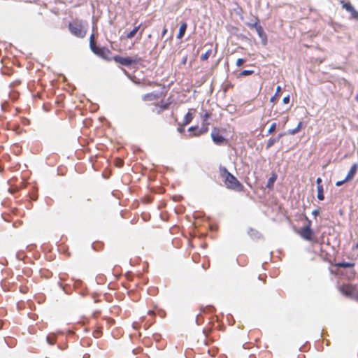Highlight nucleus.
Masks as SVG:
<instances>
[{
	"label": "nucleus",
	"mask_w": 358,
	"mask_h": 358,
	"mask_svg": "<svg viewBox=\"0 0 358 358\" xmlns=\"http://www.w3.org/2000/svg\"><path fill=\"white\" fill-rule=\"evenodd\" d=\"M252 27H255L260 38H266V34L264 33L262 27L259 23H255Z\"/></svg>",
	"instance_id": "nucleus-16"
},
{
	"label": "nucleus",
	"mask_w": 358,
	"mask_h": 358,
	"mask_svg": "<svg viewBox=\"0 0 358 358\" xmlns=\"http://www.w3.org/2000/svg\"><path fill=\"white\" fill-rule=\"evenodd\" d=\"M167 28L166 27H164L163 29V31H162V36L164 37L165 36V34L167 33Z\"/></svg>",
	"instance_id": "nucleus-34"
},
{
	"label": "nucleus",
	"mask_w": 358,
	"mask_h": 358,
	"mask_svg": "<svg viewBox=\"0 0 358 358\" xmlns=\"http://www.w3.org/2000/svg\"><path fill=\"white\" fill-rule=\"evenodd\" d=\"M317 197L319 200L322 201L324 199L323 186L317 187Z\"/></svg>",
	"instance_id": "nucleus-21"
},
{
	"label": "nucleus",
	"mask_w": 358,
	"mask_h": 358,
	"mask_svg": "<svg viewBox=\"0 0 358 358\" xmlns=\"http://www.w3.org/2000/svg\"><path fill=\"white\" fill-rule=\"evenodd\" d=\"M246 62V59L243 58H239L236 60V66H242L245 62Z\"/></svg>",
	"instance_id": "nucleus-29"
},
{
	"label": "nucleus",
	"mask_w": 358,
	"mask_h": 358,
	"mask_svg": "<svg viewBox=\"0 0 358 358\" xmlns=\"http://www.w3.org/2000/svg\"><path fill=\"white\" fill-rule=\"evenodd\" d=\"M212 50H207L204 54L201 56V59L203 61L207 60L211 55Z\"/></svg>",
	"instance_id": "nucleus-24"
},
{
	"label": "nucleus",
	"mask_w": 358,
	"mask_h": 358,
	"mask_svg": "<svg viewBox=\"0 0 358 358\" xmlns=\"http://www.w3.org/2000/svg\"><path fill=\"white\" fill-rule=\"evenodd\" d=\"M289 120V117L288 116H286L285 118H284V124H285L287 123V122Z\"/></svg>",
	"instance_id": "nucleus-38"
},
{
	"label": "nucleus",
	"mask_w": 358,
	"mask_h": 358,
	"mask_svg": "<svg viewBox=\"0 0 358 358\" xmlns=\"http://www.w3.org/2000/svg\"><path fill=\"white\" fill-rule=\"evenodd\" d=\"M302 127H303V122H299L296 128H294L293 129H289L288 131V134L290 135H294V134H297L298 132H299L301 131V129H302Z\"/></svg>",
	"instance_id": "nucleus-18"
},
{
	"label": "nucleus",
	"mask_w": 358,
	"mask_h": 358,
	"mask_svg": "<svg viewBox=\"0 0 358 358\" xmlns=\"http://www.w3.org/2000/svg\"><path fill=\"white\" fill-rule=\"evenodd\" d=\"M113 59L118 64H120L122 66H130L133 64H139L142 59L141 58L138 57L137 55L134 57H122L120 55H115L113 57Z\"/></svg>",
	"instance_id": "nucleus-4"
},
{
	"label": "nucleus",
	"mask_w": 358,
	"mask_h": 358,
	"mask_svg": "<svg viewBox=\"0 0 358 358\" xmlns=\"http://www.w3.org/2000/svg\"><path fill=\"white\" fill-rule=\"evenodd\" d=\"M280 91H281V87L280 86H278L277 88H276L275 94L270 99L271 102H273V103L275 102L278 96H279V93L280 92Z\"/></svg>",
	"instance_id": "nucleus-23"
},
{
	"label": "nucleus",
	"mask_w": 358,
	"mask_h": 358,
	"mask_svg": "<svg viewBox=\"0 0 358 358\" xmlns=\"http://www.w3.org/2000/svg\"><path fill=\"white\" fill-rule=\"evenodd\" d=\"M47 341L50 345H54L56 343V338L55 336H47Z\"/></svg>",
	"instance_id": "nucleus-26"
},
{
	"label": "nucleus",
	"mask_w": 358,
	"mask_h": 358,
	"mask_svg": "<svg viewBox=\"0 0 358 358\" xmlns=\"http://www.w3.org/2000/svg\"><path fill=\"white\" fill-rule=\"evenodd\" d=\"M356 248H358V243L356 244Z\"/></svg>",
	"instance_id": "nucleus-44"
},
{
	"label": "nucleus",
	"mask_w": 358,
	"mask_h": 358,
	"mask_svg": "<svg viewBox=\"0 0 358 358\" xmlns=\"http://www.w3.org/2000/svg\"><path fill=\"white\" fill-rule=\"evenodd\" d=\"M160 94L156 92L148 93L143 96L142 99L145 101H155L160 98Z\"/></svg>",
	"instance_id": "nucleus-11"
},
{
	"label": "nucleus",
	"mask_w": 358,
	"mask_h": 358,
	"mask_svg": "<svg viewBox=\"0 0 358 358\" xmlns=\"http://www.w3.org/2000/svg\"><path fill=\"white\" fill-rule=\"evenodd\" d=\"M141 24H139L138 26H136L133 28L132 30H131L126 36V38L127 39H131L132 38H134L136 34H137V32L138 31V30L140 29L141 28Z\"/></svg>",
	"instance_id": "nucleus-17"
},
{
	"label": "nucleus",
	"mask_w": 358,
	"mask_h": 358,
	"mask_svg": "<svg viewBox=\"0 0 358 358\" xmlns=\"http://www.w3.org/2000/svg\"><path fill=\"white\" fill-rule=\"evenodd\" d=\"M340 3L341 4L343 8L350 13L352 18L358 20V11L355 9L350 2H346L343 0H341Z\"/></svg>",
	"instance_id": "nucleus-9"
},
{
	"label": "nucleus",
	"mask_w": 358,
	"mask_h": 358,
	"mask_svg": "<svg viewBox=\"0 0 358 358\" xmlns=\"http://www.w3.org/2000/svg\"><path fill=\"white\" fill-rule=\"evenodd\" d=\"M277 179L276 173H273L272 176L269 178L267 182L266 187L268 188H272L273 187L274 182Z\"/></svg>",
	"instance_id": "nucleus-19"
},
{
	"label": "nucleus",
	"mask_w": 358,
	"mask_h": 358,
	"mask_svg": "<svg viewBox=\"0 0 358 358\" xmlns=\"http://www.w3.org/2000/svg\"><path fill=\"white\" fill-rule=\"evenodd\" d=\"M207 308H208V309L209 310V311H210V312H212V311L213 310V309H214V308H213V307H212V306H209V307H208Z\"/></svg>",
	"instance_id": "nucleus-39"
},
{
	"label": "nucleus",
	"mask_w": 358,
	"mask_h": 358,
	"mask_svg": "<svg viewBox=\"0 0 358 358\" xmlns=\"http://www.w3.org/2000/svg\"><path fill=\"white\" fill-rule=\"evenodd\" d=\"M178 131L180 132V133H182L184 131V128H183V126L180 127H178Z\"/></svg>",
	"instance_id": "nucleus-37"
},
{
	"label": "nucleus",
	"mask_w": 358,
	"mask_h": 358,
	"mask_svg": "<svg viewBox=\"0 0 358 358\" xmlns=\"http://www.w3.org/2000/svg\"><path fill=\"white\" fill-rule=\"evenodd\" d=\"M21 292H24V293H25V292H26V290H25V289H21Z\"/></svg>",
	"instance_id": "nucleus-41"
},
{
	"label": "nucleus",
	"mask_w": 358,
	"mask_h": 358,
	"mask_svg": "<svg viewBox=\"0 0 358 358\" xmlns=\"http://www.w3.org/2000/svg\"><path fill=\"white\" fill-rule=\"evenodd\" d=\"M211 113L210 111L206 110L205 113L201 115V120L203 124L208 123L207 121L211 117Z\"/></svg>",
	"instance_id": "nucleus-22"
},
{
	"label": "nucleus",
	"mask_w": 358,
	"mask_h": 358,
	"mask_svg": "<svg viewBox=\"0 0 358 358\" xmlns=\"http://www.w3.org/2000/svg\"><path fill=\"white\" fill-rule=\"evenodd\" d=\"M148 315L152 317L155 315V312L153 310H149Z\"/></svg>",
	"instance_id": "nucleus-36"
},
{
	"label": "nucleus",
	"mask_w": 358,
	"mask_h": 358,
	"mask_svg": "<svg viewBox=\"0 0 358 358\" xmlns=\"http://www.w3.org/2000/svg\"><path fill=\"white\" fill-rule=\"evenodd\" d=\"M192 110H194L193 109H189L188 110V112L186 113V115H185L184 118H183V122L182 123V126L185 127L186 125H187L188 124H189L193 118H194V113L192 112Z\"/></svg>",
	"instance_id": "nucleus-12"
},
{
	"label": "nucleus",
	"mask_w": 358,
	"mask_h": 358,
	"mask_svg": "<svg viewBox=\"0 0 358 358\" xmlns=\"http://www.w3.org/2000/svg\"><path fill=\"white\" fill-rule=\"evenodd\" d=\"M171 104V101L164 102L162 101L159 104H156V112L157 113H161L162 111L168 109Z\"/></svg>",
	"instance_id": "nucleus-13"
},
{
	"label": "nucleus",
	"mask_w": 358,
	"mask_h": 358,
	"mask_svg": "<svg viewBox=\"0 0 358 358\" xmlns=\"http://www.w3.org/2000/svg\"><path fill=\"white\" fill-rule=\"evenodd\" d=\"M143 31H144V29H143L141 30V31L140 32V35H141V36L142 35V34H143Z\"/></svg>",
	"instance_id": "nucleus-43"
},
{
	"label": "nucleus",
	"mask_w": 358,
	"mask_h": 358,
	"mask_svg": "<svg viewBox=\"0 0 358 358\" xmlns=\"http://www.w3.org/2000/svg\"><path fill=\"white\" fill-rule=\"evenodd\" d=\"M312 214L316 217L319 214V210L317 209H315L313 211Z\"/></svg>",
	"instance_id": "nucleus-35"
},
{
	"label": "nucleus",
	"mask_w": 358,
	"mask_h": 358,
	"mask_svg": "<svg viewBox=\"0 0 358 358\" xmlns=\"http://www.w3.org/2000/svg\"><path fill=\"white\" fill-rule=\"evenodd\" d=\"M68 28L70 33L77 38H83L87 35V24L81 19H74L69 23Z\"/></svg>",
	"instance_id": "nucleus-2"
},
{
	"label": "nucleus",
	"mask_w": 358,
	"mask_h": 358,
	"mask_svg": "<svg viewBox=\"0 0 358 358\" xmlns=\"http://www.w3.org/2000/svg\"><path fill=\"white\" fill-rule=\"evenodd\" d=\"M303 216L306 222V224L299 230L298 234L304 240L312 241L314 233L311 229V221L308 218L306 215H304Z\"/></svg>",
	"instance_id": "nucleus-5"
},
{
	"label": "nucleus",
	"mask_w": 358,
	"mask_h": 358,
	"mask_svg": "<svg viewBox=\"0 0 358 358\" xmlns=\"http://www.w3.org/2000/svg\"><path fill=\"white\" fill-rule=\"evenodd\" d=\"M115 164L117 167H122L124 165V161L121 159H116L115 161Z\"/></svg>",
	"instance_id": "nucleus-28"
},
{
	"label": "nucleus",
	"mask_w": 358,
	"mask_h": 358,
	"mask_svg": "<svg viewBox=\"0 0 358 358\" xmlns=\"http://www.w3.org/2000/svg\"><path fill=\"white\" fill-rule=\"evenodd\" d=\"M322 180L321 178H317L316 182H317V187L322 186Z\"/></svg>",
	"instance_id": "nucleus-32"
},
{
	"label": "nucleus",
	"mask_w": 358,
	"mask_h": 358,
	"mask_svg": "<svg viewBox=\"0 0 358 358\" xmlns=\"http://www.w3.org/2000/svg\"><path fill=\"white\" fill-rule=\"evenodd\" d=\"M254 73L252 70H244L240 73V76H247Z\"/></svg>",
	"instance_id": "nucleus-25"
},
{
	"label": "nucleus",
	"mask_w": 358,
	"mask_h": 358,
	"mask_svg": "<svg viewBox=\"0 0 358 358\" xmlns=\"http://www.w3.org/2000/svg\"><path fill=\"white\" fill-rule=\"evenodd\" d=\"M211 138H212L213 141L216 145H219L223 144L224 142L227 141V140L224 138V137L220 134V129H218L217 127H214L213 129L212 132H211Z\"/></svg>",
	"instance_id": "nucleus-8"
},
{
	"label": "nucleus",
	"mask_w": 358,
	"mask_h": 358,
	"mask_svg": "<svg viewBox=\"0 0 358 358\" xmlns=\"http://www.w3.org/2000/svg\"><path fill=\"white\" fill-rule=\"evenodd\" d=\"M208 126L209 123H204L201 128H199L198 126L190 127L188 131L193 133L189 134V137H198L207 133L208 131Z\"/></svg>",
	"instance_id": "nucleus-6"
},
{
	"label": "nucleus",
	"mask_w": 358,
	"mask_h": 358,
	"mask_svg": "<svg viewBox=\"0 0 358 358\" xmlns=\"http://www.w3.org/2000/svg\"><path fill=\"white\" fill-rule=\"evenodd\" d=\"M336 267L340 268H352L355 266V263L352 262H339L335 264Z\"/></svg>",
	"instance_id": "nucleus-20"
},
{
	"label": "nucleus",
	"mask_w": 358,
	"mask_h": 358,
	"mask_svg": "<svg viewBox=\"0 0 358 358\" xmlns=\"http://www.w3.org/2000/svg\"><path fill=\"white\" fill-rule=\"evenodd\" d=\"M357 171V165L356 164H354L350 171H348L347 176H345V179L341 181H338L336 183V185L339 187L343 185L345 182L351 181L355 176Z\"/></svg>",
	"instance_id": "nucleus-7"
},
{
	"label": "nucleus",
	"mask_w": 358,
	"mask_h": 358,
	"mask_svg": "<svg viewBox=\"0 0 358 358\" xmlns=\"http://www.w3.org/2000/svg\"><path fill=\"white\" fill-rule=\"evenodd\" d=\"M289 101H290V96L289 95H287V96H285L282 99V102L283 103L285 104H287L289 103Z\"/></svg>",
	"instance_id": "nucleus-30"
},
{
	"label": "nucleus",
	"mask_w": 358,
	"mask_h": 358,
	"mask_svg": "<svg viewBox=\"0 0 358 358\" xmlns=\"http://www.w3.org/2000/svg\"><path fill=\"white\" fill-rule=\"evenodd\" d=\"M21 292H24V293H25V292H26V290H25V289H21Z\"/></svg>",
	"instance_id": "nucleus-42"
},
{
	"label": "nucleus",
	"mask_w": 358,
	"mask_h": 358,
	"mask_svg": "<svg viewBox=\"0 0 358 358\" xmlns=\"http://www.w3.org/2000/svg\"><path fill=\"white\" fill-rule=\"evenodd\" d=\"M284 136V134H279L277 138H271L268 140L266 148L268 150L271 148L275 143L278 142L279 140Z\"/></svg>",
	"instance_id": "nucleus-15"
},
{
	"label": "nucleus",
	"mask_w": 358,
	"mask_h": 358,
	"mask_svg": "<svg viewBox=\"0 0 358 358\" xmlns=\"http://www.w3.org/2000/svg\"><path fill=\"white\" fill-rule=\"evenodd\" d=\"M352 299H355L356 301H358V290H357V289L355 291V294L352 296Z\"/></svg>",
	"instance_id": "nucleus-33"
},
{
	"label": "nucleus",
	"mask_w": 358,
	"mask_h": 358,
	"mask_svg": "<svg viewBox=\"0 0 358 358\" xmlns=\"http://www.w3.org/2000/svg\"><path fill=\"white\" fill-rule=\"evenodd\" d=\"M355 289L356 287L352 285H343L340 287V291L343 295L351 298H352Z\"/></svg>",
	"instance_id": "nucleus-10"
},
{
	"label": "nucleus",
	"mask_w": 358,
	"mask_h": 358,
	"mask_svg": "<svg viewBox=\"0 0 358 358\" xmlns=\"http://www.w3.org/2000/svg\"><path fill=\"white\" fill-rule=\"evenodd\" d=\"M219 174L227 189L236 192L243 191V185L233 174L229 172L226 167L220 166Z\"/></svg>",
	"instance_id": "nucleus-1"
},
{
	"label": "nucleus",
	"mask_w": 358,
	"mask_h": 358,
	"mask_svg": "<svg viewBox=\"0 0 358 358\" xmlns=\"http://www.w3.org/2000/svg\"><path fill=\"white\" fill-rule=\"evenodd\" d=\"M187 22H181L180 28H179V31H178V33L177 35V38L181 39L183 38V36L185 34V31L187 30Z\"/></svg>",
	"instance_id": "nucleus-14"
},
{
	"label": "nucleus",
	"mask_w": 358,
	"mask_h": 358,
	"mask_svg": "<svg viewBox=\"0 0 358 358\" xmlns=\"http://www.w3.org/2000/svg\"><path fill=\"white\" fill-rule=\"evenodd\" d=\"M101 332L99 330H96L93 333L94 336L96 338H99L101 336Z\"/></svg>",
	"instance_id": "nucleus-31"
},
{
	"label": "nucleus",
	"mask_w": 358,
	"mask_h": 358,
	"mask_svg": "<svg viewBox=\"0 0 358 358\" xmlns=\"http://www.w3.org/2000/svg\"><path fill=\"white\" fill-rule=\"evenodd\" d=\"M259 278L260 280H263V283H264V284L266 282V279H265V278H261V277L259 276Z\"/></svg>",
	"instance_id": "nucleus-40"
},
{
	"label": "nucleus",
	"mask_w": 358,
	"mask_h": 358,
	"mask_svg": "<svg viewBox=\"0 0 358 358\" xmlns=\"http://www.w3.org/2000/svg\"><path fill=\"white\" fill-rule=\"evenodd\" d=\"M276 127H277V124L275 122L273 123L270 126V128L268 129V134H272L273 132H274L275 131Z\"/></svg>",
	"instance_id": "nucleus-27"
},
{
	"label": "nucleus",
	"mask_w": 358,
	"mask_h": 358,
	"mask_svg": "<svg viewBox=\"0 0 358 358\" xmlns=\"http://www.w3.org/2000/svg\"><path fill=\"white\" fill-rule=\"evenodd\" d=\"M90 48L92 52L106 61H111V51L105 47H99L96 45L94 35L92 34L90 37Z\"/></svg>",
	"instance_id": "nucleus-3"
}]
</instances>
